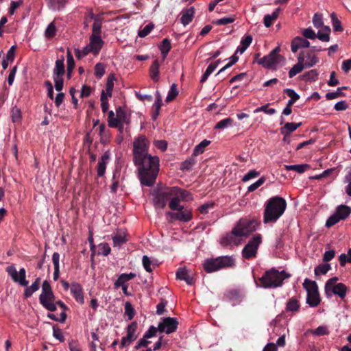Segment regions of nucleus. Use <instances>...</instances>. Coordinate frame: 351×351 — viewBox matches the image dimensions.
I'll use <instances>...</instances> for the list:
<instances>
[{
	"label": "nucleus",
	"instance_id": "f257e3e1",
	"mask_svg": "<svg viewBox=\"0 0 351 351\" xmlns=\"http://www.w3.org/2000/svg\"><path fill=\"white\" fill-rule=\"evenodd\" d=\"M134 162L137 167L141 183L147 186H153L159 172V158L150 154L134 160Z\"/></svg>",
	"mask_w": 351,
	"mask_h": 351
},
{
	"label": "nucleus",
	"instance_id": "f03ea898",
	"mask_svg": "<svg viewBox=\"0 0 351 351\" xmlns=\"http://www.w3.org/2000/svg\"><path fill=\"white\" fill-rule=\"evenodd\" d=\"M258 223L254 220L240 219L232 231L226 233L220 239V244L223 247L237 246L241 243V237H248L256 230Z\"/></svg>",
	"mask_w": 351,
	"mask_h": 351
},
{
	"label": "nucleus",
	"instance_id": "7ed1b4c3",
	"mask_svg": "<svg viewBox=\"0 0 351 351\" xmlns=\"http://www.w3.org/2000/svg\"><path fill=\"white\" fill-rule=\"evenodd\" d=\"M287 208L286 200L278 196L269 199L263 214V223H275L285 213Z\"/></svg>",
	"mask_w": 351,
	"mask_h": 351
},
{
	"label": "nucleus",
	"instance_id": "20e7f679",
	"mask_svg": "<svg viewBox=\"0 0 351 351\" xmlns=\"http://www.w3.org/2000/svg\"><path fill=\"white\" fill-rule=\"evenodd\" d=\"M6 271L14 282H18L20 285L26 287L24 291V296L26 298H29L35 291L38 290L40 278H36L31 286L27 287L28 281L26 280V271L24 268L20 269L18 272L14 265H10L6 268Z\"/></svg>",
	"mask_w": 351,
	"mask_h": 351
},
{
	"label": "nucleus",
	"instance_id": "39448f33",
	"mask_svg": "<svg viewBox=\"0 0 351 351\" xmlns=\"http://www.w3.org/2000/svg\"><path fill=\"white\" fill-rule=\"evenodd\" d=\"M290 275L285 271H278L271 268L265 272L264 275L259 278L261 285L265 289H274L280 287L283 281L289 278Z\"/></svg>",
	"mask_w": 351,
	"mask_h": 351
},
{
	"label": "nucleus",
	"instance_id": "423d86ee",
	"mask_svg": "<svg viewBox=\"0 0 351 351\" xmlns=\"http://www.w3.org/2000/svg\"><path fill=\"white\" fill-rule=\"evenodd\" d=\"M234 266L235 258L233 256H221L216 258H208L202 263L203 269L207 273H213Z\"/></svg>",
	"mask_w": 351,
	"mask_h": 351
},
{
	"label": "nucleus",
	"instance_id": "0eeeda50",
	"mask_svg": "<svg viewBox=\"0 0 351 351\" xmlns=\"http://www.w3.org/2000/svg\"><path fill=\"white\" fill-rule=\"evenodd\" d=\"M103 45L104 40L101 39V36L90 35L89 38V43L82 49H75V55L78 59L84 58L90 53L97 56L99 54Z\"/></svg>",
	"mask_w": 351,
	"mask_h": 351
},
{
	"label": "nucleus",
	"instance_id": "6e6552de",
	"mask_svg": "<svg viewBox=\"0 0 351 351\" xmlns=\"http://www.w3.org/2000/svg\"><path fill=\"white\" fill-rule=\"evenodd\" d=\"M280 51V47H276L268 55L265 56L263 58L258 59L260 54L257 53L255 56V58L257 63L261 64L263 67L276 69L284 60L282 56L279 54Z\"/></svg>",
	"mask_w": 351,
	"mask_h": 351
},
{
	"label": "nucleus",
	"instance_id": "1a4fd4ad",
	"mask_svg": "<svg viewBox=\"0 0 351 351\" xmlns=\"http://www.w3.org/2000/svg\"><path fill=\"white\" fill-rule=\"evenodd\" d=\"M337 277H333L328 280L325 284V293L328 297H330L331 293H333L343 300L346 295L348 288L343 283H337Z\"/></svg>",
	"mask_w": 351,
	"mask_h": 351
},
{
	"label": "nucleus",
	"instance_id": "9d476101",
	"mask_svg": "<svg viewBox=\"0 0 351 351\" xmlns=\"http://www.w3.org/2000/svg\"><path fill=\"white\" fill-rule=\"evenodd\" d=\"M149 142L145 136L141 135L133 143L134 160L150 155L148 153Z\"/></svg>",
	"mask_w": 351,
	"mask_h": 351
},
{
	"label": "nucleus",
	"instance_id": "9b49d317",
	"mask_svg": "<svg viewBox=\"0 0 351 351\" xmlns=\"http://www.w3.org/2000/svg\"><path fill=\"white\" fill-rule=\"evenodd\" d=\"M262 243V237L256 234L247 242L242 250V256L245 259H252L256 256L258 249Z\"/></svg>",
	"mask_w": 351,
	"mask_h": 351
},
{
	"label": "nucleus",
	"instance_id": "f8f14e48",
	"mask_svg": "<svg viewBox=\"0 0 351 351\" xmlns=\"http://www.w3.org/2000/svg\"><path fill=\"white\" fill-rule=\"evenodd\" d=\"M172 196V192L170 188H167L163 191H156L153 193V203L157 208H164L167 205L168 200Z\"/></svg>",
	"mask_w": 351,
	"mask_h": 351
},
{
	"label": "nucleus",
	"instance_id": "ddd939ff",
	"mask_svg": "<svg viewBox=\"0 0 351 351\" xmlns=\"http://www.w3.org/2000/svg\"><path fill=\"white\" fill-rule=\"evenodd\" d=\"M178 326V320L175 317H164L161 319L158 324V329L160 332L170 334L175 332Z\"/></svg>",
	"mask_w": 351,
	"mask_h": 351
},
{
	"label": "nucleus",
	"instance_id": "4468645a",
	"mask_svg": "<svg viewBox=\"0 0 351 351\" xmlns=\"http://www.w3.org/2000/svg\"><path fill=\"white\" fill-rule=\"evenodd\" d=\"M137 329V323L132 322L127 328V335L121 339L120 347L123 348L130 346L137 338L136 331Z\"/></svg>",
	"mask_w": 351,
	"mask_h": 351
},
{
	"label": "nucleus",
	"instance_id": "2eb2a0df",
	"mask_svg": "<svg viewBox=\"0 0 351 351\" xmlns=\"http://www.w3.org/2000/svg\"><path fill=\"white\" fill-rule=\"evenodd\" d=\"M90 20H93V25L92 29L91 35L101 36L102 20L98 16L95 15L93 12H90L89 14L85 19V23L90 22ZM87 25V24H86Z\"/></svg>",
	"mask_w": 351,
	"mask_h": 351
},
{
	"label": "nucleus",
	"instance_id": "dca6fc26",
	"mask_svg": "<svg viewBox=\"0 0 351 351\" xmlns=\"http://www.w3.org/2000/svg\"><path fill=\"white\" fill-rule=\"evenodd\" d=\"M117 115V128H123V125L130 123V114L125 110L122 107L116 109Z\"/></svg>",
	"mask_w": 351,
	"mask_h": 351
},
{
	"label": "nucleus",
	"instance_id": "f3484780",
	"mask_svg": "<svg viewBox=\"0 0 351 351\" xmlns=\"http://www.w3.org/2000/svg\"><path fill=\"white\" fill-rule=\"evenodd\" d=\"M39 301L40 303L48 311H55L56 310L54 295H40Z\"/></svg>",
	"mask_w": 351,
	"mask_h": 351
},
{
	"label": "nucleus",
	"instance_id": "a211bd4d",
	"mask_svg": "<svg viewBox=\"0 0 351 351\" xmlns=\"http://www.w3.org/2000/svg\"><path fill=\"white\" fill-rule=\"evenodd\" d=\"M170 191L172 192V195L179 197V199L183 202H189L193 199L189 191L178 186L170 187Z\"/></svg>",
	"mask_w": 351,
	"mask_h": 351
},
{
	"label": "nucleus",
	"instance_id": "6ab92c4d",
	"mask_svg": "<svg viewBox=\"0 0 351 351\" xmlns=\"http://www.w3.org/2000/svg\"><path fill=\"white\" fill-rule=\"evenodd\" d=\"M71 293L77 302L80 304H84V292L81 285L77 282H73L71 285Z\"/></svg>",
	"mask_w": 351,
	"mask_h": 351
},
{
	"label": "nucleus",
	"instance_id": "aec40b11",
	"mask_svg": "<svg viewBox=\"0 0 351 351\" xmlns=\"http://www.w3.org/2000/svg\"><path fill=\"white\" fill-rule=\"evenodd\" d=\"M110 160V153L109 152H106L101 158L99 160L97 168V173L99 177H102L106 169V165L109 162Z\"/></svg>",
	"mask_w": 351,
	"mask_h": 351
},
{
	"label": "nucleus",
	"instance_id": "412c9836",
	"mask_svg": "<svg viewBox=\"0 0 351 351\" xmlns=\"http://www.w3.org/2000/svg\"><path fill=\"white\" fill-rule=\"evenodd\" d=\"M310 47V43L306 39L298 36L295 37L291 42V51L295 53L300 48H308Z\"/></svg>",
	"mask_w": 351,
	"mask_h": 351
},
{
	"label": "nucleus",
	"instance_id": "4be33fe9",
	"mask_svg": "<svg viewBox=\"0 0 351 351\" xmlns=\"http://www.w3.org/2000/svg\"><path fill=\"white\" fill-rule=\"evenodd\" d=\"M64 58L62 56L60 59L56 61L55 67L53 70V77H63L65 73Z\"/></svg>",
	"mask_w": 351,
	"mask_h": 351
},
{
	"label": "nucleus",
	"instance_id": "5701e85b",
	"mask_svg": "<svg viewBox=\"0 0 351 351\" xmlns=\"http://www.w3.org/2000/svg\"><path fill=\"white\" fill-rule=\"evenodd\" d=\"M127 233L124 230H119L112 237L114 247H120L128 241Z\"/></svg>",
	"mask_w": 351,
	"mask_h": 351
},
{
	"label": "nucleus",
	"instance_id": "b1692460",
	"mask_svg": "<svg viewBox=\"0 0 351 351\" xmlns=\"http://www.w3.org/2000/svg\"><path fill=\"white\" fill-rule=\"evenodd\" d=\"M195 9L193 7H191L188 9L184 10L182 12V16L180 18L181 23L184 25L189 24L194 16Z\"/></svg>",
	"mask_w": 351,
	"mask_h": 351
},
{
	"label": "nucleus",
	"instance_id": "393cba45",
	"mask_svg": "<svg viewBox=\"0 0 351 351\" xmlns=\"http://www.w3.org/2000/svg\"><path fill=\"white\" fill-rule=\"evenodd\" d=\"M135 276L136 274L134 273L121 274L114 284V287L117 289L120 287L128 285L126 282L133 279Z\"/></svg>",
	"mask_w": 351,
	"mask_h": 351
},
{
	"label": "nucleus",
	"instance_id": "a878e982",
	"mask_svg": "<svg viewBox=\"0 0 351 351\" xmlns=\"http://www.w3.org/2000/svg\"><path fill=\"white\" fill-rule=\"evenodd\" d=\"M177 278L184 280L187 285L194 284V279L189 275L188 271L185 268H179L176 272Z\"/></svg>",
	"mask_w": 351,
	"mask_h": 351
},
{
	"label": "nucleus",
	"instance_id": "bb28decb",
	"mask_svg": "<svg viewBox=\"0 0 351 351\" xmlns=\"http://www.w3.org/2000/svg\"><path fill=\"white\" fill-rule=\"evenodd\" d=\"M302 125V123H287L285 124V125L281 128L280 129V133L285 136V138L287 136H289V134L292 132H294L296 130L300 125Z\"/></svg>",
	"mask_w": 351,
	"mask_h": 351
},
{
	"label": "nucleus",
	"instance_id": "cd10ccee",
	"mask_svg": "<svg viewBox=\"0 0 351 351\" xmlns=\"http://www.w3.org/2000/svg\"><path fill=\"white\" fill-rule=\"evenodd\" d=\"M306 303L311 307H316L320 303V298L318 291L307 293Z\"/></svg>",
	"mask_w": 351,
	"mask_h": 351
},
{
	"label": "nucleus",
	"instance_id": "c85d7f7f",
	"mask_svg": "<svg viewBox=\"0 0 351 351\" xmlns=\"http://www.w3.org/2000/svg\"><path fill=\"white\" fill-rule=\"evenodd\" d=\"M300 304L299 300L296 298H290L286 304V311L288 312L295 313L300 309Z\"/></svg>",
	"mask_w": 351,
	"mask_h": 351
},
{
	"label": "nucleus",
	"instance_id": "c756f323",
	"mask_svg": "<svg viewBox=\"0 0 351 351\" xmlns=\"http://www.w3.org/2000/svg\"><path fill=\"white\" fill-rule=\"evenodd\" d=\"M335 213L340 219L343 220L350 215L351 208L346 205H340L337 208Z\"/></svg>",
	"mask_w": 351,
	"mask_h": 351
},
{
	"label": "nucleus",
	"instance_id": "7c9ffc66",
	"mask_svg": "<svg viewBox=\"0 0 351 351\" xmlns=\"http://www.w3.org/2000/svg\"><path fill=\"white\" fill-rule=\"evenodd\" d=\"M178 220L182 222H188L192 219V213L190 210L184 209L177 210Z\"/></svg>",
	"mask_w": 351,
	"mask_h": 351
},
{
	"label": "nucleus",
	"instance_id": "2f4dec72",
	"mask_svg": "<svg viewBox=\"0 0 351 351\" xmlns=\"http://www.w3.org/2000/svg\"><path fill=\"white\" fill-rule=\"evenodd\" d=\"M306 60L304 64L306 68H309V67L313 66L319 61L318 58L316 56V55L315 54V53L313 50H310L306 53Z\"/></svg>",
	"mask_w": 351,
	"mask_h": 351
},
{
	"label": "nucleus",
	"instance_id": "473e14b6",
	"mask_svg": "<svg viewBox=\"0 0 351 351\" xmlns=\"http://www.w3.org/2000/svg\"><path fill=\"white\" fill-rule=\"evenodd\" d=\"M162 106V97L158 91L156 92V100L153 104V108H154V112L152 115L153 119H156L160 113V110Z\"/></svg>",
	"mask_w": 351,
	"mask_h": 351
},
{
	"label": "nucleus",
	"instance_id": "72a5a7b5",
	"mask_svg": "<svg viewBox=\"0 0 351 351\" xmlns=\"http://www.w3.org/2000/svg\"><path fill=\"white\" fill-rule=\"evenodd\" d=\"M280 9L279 8H276L271 14H266L264 16V25L266 27H269L273 22L277 19Z\"/></svg>",
	"mask_w": 351,
	"mask_h": 351
},
{
	"label": "nucleus",
	"instance_id": "f704fd0d",
	"mask_svg": "<svg viewBox=\"0 0 351 351\" xmlns=\"http://www.w3.org/2000/svg\"><path fill=\"white\" fill-rule=\"evenodd\" d=\"M159 67L160 64L158 60H155L150 66V77L154 82H157L159 79Z\"/></svg>",
	"mask_w": 351,
	"mask_h": 351
},
{
	"label": "nucleus",
	"instance_id": "c9c22d12",
	"mask_svg": "<svg viewBox=\"0 0 351 351\" xmlns=\"http://www.w3.org/2000/svg\"><path fill=\"white\" fill-rule=\"evenodd\" d=\"M46 1L49 8L53 10L62 9L66 3V0H46Z\"/></svg>",
	"mask_w": 351,
	"mask_h": 351
},
{
	"label": "nucleus",
	"instance_id": "e433bc0d",
	"mask_svg": "<svg viewBox=\"0 0 351 351\" xmlns=\"http://www.w3.org/2000/svg\"><path fill=\"white\" fill-rule=\"evenodd\" d=\"M285 168L287 171H295L297 173H302L309 168V165L307 164L291 165H285Z\"/></svg>",
	"mask_w": 351,
	"mask_h": 351
},
{
	"label": "nucleus",
	"instance_id": "4c0bfd02",
	"mask_svg": "<svg viewBox=\"0 0 351 351\" xmlns=\"http://www.w3.org/2000/svg\"><path fill=\"white\" fill-rule=\"evenodd\" d=\"M210 144V141L206 139L201 141L198 145H197L194 149L193 155L197 156L199 154H202L204 152L205 148Z\"/></svg>",
	"mask_w": 351,
	"mask_h": 351
},
{
	"label": "nucleus",
	"instance_id": "58836bf2",
	"mask_svg": "<svg viewBox=\"0 0 351 351\" xmlns=\"http://www.w3.org/2000/svg\"><path fill=\"white\" fill-rule=\"evenodd\" d=\"M171 49V45L170 40L168 38L163 39L161 45L160 46V50L162 56L163 60H165Z\"/></svg>",
	"mask_w": 351,
	"mask_h": 351
},
{
	"label": "nucleus",
	"instance_id": "ea45409f",
	"mask_svg": "<svg viewBox=\"0 0 351 351\" xmlns=\"http://www.w3.org/2000/svg\"><path fill=\"white\" fill-rule=\"evenodd\" d=\"M142 263L144 269L147 272H152L156 264L152 261L147 255H144L142 258Z\"/></svg>",
	"mask_w": 351,
	"mask_h": 351
},
{
	"label": "nucleus",
	"instance_id": "a19ab883",
	"mask_svg": "<svg viewBox=\"0 0 351 351\" xmlns=\"http://www.w3.org/2000/svg\"><path fill=\"white\" fill-rule=\"evenodd\" d=\"M180 201L181 200L179 199V197L172 195L169 203V208L172 210H182L184 208V206L180 204Z\"/></svg>",
	"mask_w": 351,
	"mask_h": 351
},
{
	"label": "nucleus",
	"instance_id": "79ce46f5",
	"mask_svg": "<svg viewBox=\"0 0 351 351\" xmlns=\"http://www.w3.org/2000/svg\"><path fill=\"white\" fill-rule=\"evenodd\" d=\"M303 287L306 289L307 293L318 291L317 285L315 281L306 278L303 283Z\"/></svg>",
	"mask_w": 351,
	"mask_h": 351
},
{
	"label": "nucleus",
	"instance_id": "37998d69",
	"mask_svg": "<svg viewBox=\"0 0 351 351\" xmlns=\"http://www.w3.org/2000/svg\"><path fill=\"white\" fill-rule=\"evenodd\" d=\"M56 20L50 23L45 31V36L47 39L53 38L57 32V29L55 25Z\"/></svg>",
	"mask_w": 351,
	"mask_h": 351
},
{
	"label": "nucleus",
	"instance_id": "c03bdc74",
	"mask_svg": "<svg viewBox=\"0 0 351 351\" xmlns=\"http://www.w3.org/2000/svg\"><path fill=\"white\" fill-rule=\"evenodd\" d=\"M114 75L111 74L108 77L106 86V94L109 97H112V93L114 87V82L115 81Z\"/></svg>",
	"mask_w": 351,
	"mask_h": 351
},
{
	"label": "nucleus",
	"instance_id": "a18cd8bd",
	"mask_svg": "<svg viewBox=\"0 0 351 351\" xmlns=\"http://www.w3.org/2000/svg\"><path fill=\"white\" fill-rule=\"evenodd\" d=\"M343 89H346V86L339 87L335 92H329L326 94V98L328 100H332L339 97L344 96V93L342 92Z\"/></svg>",
	"mask_w": 351,
	"mask_h": 351
},
{
	"label": "nucleus",
	"instance_id": "49530a36",
	"mask_svg": "<svg viewBox=\"0 0 351 351\" xmlns=\"http://www.w3.org/2000/svg\"><path fill=\"white\" fill-rule=\"evenodd\" d=\"M330 269V265L328 263L320 264L315 268V276L326 274Z\"/></svg>",
	"mask_w": 351,
	"mask_h": 351
},
{
	"label": "nucleus",
	"instance_id": "de8ad7c7",
	"mask_svg": "<svg viewBox=\"0 0 351 351\" xmlns=\"http://www.w3.org/2000/svg\"><path fill=\"white\" fill-rule=\"evenodd\" d=\"M178 95V90L176 84H173L168 92V95L166 97V101L170 102L173 101Z\"/></svg>",
	"mask_w": 351,
	"mask_h": 351
},
{
	"label": "nucleus",
	"instance_id": "09e8293b",
	"mask_svg": "<svg viewBox=\"0 0 351 351\" xmlns=\"http://www.w3.org/2000/svg\"><path fill=\"white\" fill-rule=\"evenodd\" d=\"M332 19V24L333 27V30L335 32H342L343 30V27L341 25V21L337 19L336 14L333 12L330 15Z\"/></svg>",
	"mask_w": 351,
	"mask_h": 351
},
{
	"label": "nucleus",
	"instance_id": "8fccbe9b",
	"mask_svg": "<svg viewBox=\"0 0 351 351\" xmlns=\"http://www.w3.org/2000/svg\"><path fill=\"white\" fill-rule=\"evenodd\" d=\"M305 64H295L289 71V77H293L297 74L300 73L305 68Z\"/></svg>",
	"mask_w": 351,
	"mask_h": 351
},
{
	"label": "nucleus",
	"instance_id": "3c124183",
	"mask_svg": "<svg viewBox=\"0 0 351 351\" xmlns=\"http://www.w3.org/2000/svg\"><path fill=\"white\" fill-rule=\"evenodd\" d=\"M233 122V120L228 117L226 119H224L220 121H219L215 126V129L217 130H221L227 128L228 127L230 126Z\"/></svg>",
	"mask_w": 351,
	"mask_h": 351
},
{
	"label": "nucleus",
	"instance_id": "603ef678",
	"mask_svg": "<svg viewBox=\"0 0 351 351\" xmlns=\"http://www.w3.org/2000/svg\"><path fill=\"white\" fill-rule=\"evenodd\" d=\"M195 164V160L193 158H189L181 163L180 169L182 171L191 170Z\"/></svg>",
	"mask_w": 351,
	"mask_h": 351
},
{
	"label": "nucleus",
	"instance_id": "864d4df0",
	"mask_svg": "<svg viewBox=\"0 0 351 351\" xmlns=\"http://www.w3.org/2000/svg\"><path fill=\"white\" fill-rule=\"evenodd\" d=\"M339 260L341 267H344L347 263H351V248L348 250V254H341Z\"/></svg>",
	"mask_w": 351,
	"mask_h": 351
},
{
	"label": "nucleus",
	"instance_id": "5fc2aeb1",
	"mask_svg": "<svg viewBox=\"0 0 351 351\" xmlns=\"http://www.w3.org/2000/svg\"><path fill=\"white\" fill-rule=\"evenodd\" d=\"M269 104H267L265 105H263L262 106L258 107L254 110V113H258L259 112H263L267 114H274L276 113V110L274 108H269Z\"/></svg>",
	"mask_w": 351,
	"mask_h": 351
},
{
	"label": "nucleus",
	"instance_id": "6e6d98bb",
	"mask_svg": "<svg viewBox=\"0 0 351 351\" xmlns=\"http://www.w3.org/2000/svg\"><path fill=\"white\" fill-rule=\"evenodd\" d=\"M317 77L318 73L315 69L307 71L302 75L303 80L309 81H315L317 80Z\"/></svg>",
	"mask_w": 351,
	"mask_h": 351
},
{
	"label": "nucleus",
	"instance_id": "4d7b16f0",
	"mask_svg": "<svg viewBox=\"0 0 351 351\" xmlns=\"http://www.w3.org/2000/svg\"><path fill=\"white\" fill-rule=\"evenodd\" d=\"M154 25L152 23L147 24L142 29L138 31V35L141 38L147 36L154 29Z\"/></svg>",
	"mask_w": 351,
	"mask_h": 351
},
{
	"label": "nucleus",
	"instance_id": "13d9d810",
	"mask_svg": "<svg viewBox=\"0 0 351 351\" xmlns=\"http://www.w3.org/2000/svg\"><path fill=\"white\" fill-rule=\"evenodd\" d=\"M311 333L315 336H323L328 335L329 330L326 326H319L316 329L312 330Z\"/></svg>",
	"mask_w": 351,
	"mask_h": 351
},
{
	"label": "nucleus",
	"instance_id": "bf43d9fd",
	"mask_svg": "<svg viewBox=\"0 0 351 351\" xmlns=\"http://www.w3.org/2000/svg\"><path fill=\"white\" fill-rule=\"evenodd\" d=\"M108 97H109L103 90L101 94V107L104 113L106 112L109 108Z\"/></svg>",
	"mask_w": 351,
	"mask_h": 351
},
{
	"label": "nucleus",
	"instance_id": "052dcab7",
	"mask_svg": "<svg viewBox=\"0 0 351 351\" xmlns=\"http://www.w3.org/2000/svg\"><path fill=\"white\" fill-rule=\"evenodd\" d=\"M344 182L347 183V185L345 187L346 193L348 195L351 196V169L345 176Z\"/></svg>",
	"mask_w": 351,
	"mask_h": 351
},
{
	"label": "nucleus",
	"instance_id": "680f3d73",
	"mask_svg": "<svg viewBox=\"0 0 351 351\" xmlns=\"http://www.w3.org/2000/svg\"><path fill=\"white\" fill-rule=\"evenodd\" d=\"M313 23L315 28H320L323 27V17L322 14L319 13H315L313 18Z\"/></svg>",
	"mask_w": 351,
	"mask_h": 351
},
{
	"label": "nucleus",
	"instance_id": "e2e57ef3",
	"mask_svg": "<svg viewBox=\"0 0 351 351\" xmlns=\"http://www.w3.org/2000/svg\"><path fill=\"white\" fill-rule=\"evenodd\" d=\"M125 315L128 316V319H132L135 314L134 309L132 305V304L129 302H125Z\"/></svg>",
	"mask_w": 351,
	"mask_h": 351
},
{
	"label": "nucleus",
	"instance_id": "0e129e2a",
	"mask_svg": "<svg viewBox=\"0 0 351 351\" xmlns=\"http://www.w3.org/2000/svg\"><path fill=\"white\" fill-rule=\"evenodd\" d=\"M235 19L232 16H226L219 19H217L215 21H213V23L217 25H225L229 23H232L234 21Z\"/></svg>",
	"mask_w": 351,
	"mask_h": 351
},
{
	"label": "nucleus",
	"instance_id": "69168bd1",
	"mask_svg": "<svg viewBox=\"0 0 351 351\" xmlns=\"http://www.w3.org/2000/svg\"><path fill=\"white\" fill-rule=\"evenodd\" d=\"M342 220L340 219L339 216H337L335 213H334L326 221V226L327 228H330L332 226L337 223L339 221Z\"/></svg>",
	"mask_w": 351,
	"mask_h": 351
},
{
	"label": "nucleus",
	"instance_id": "338daca9",
	"mask_svg": "<svg viewBox=\"0 0 351 351\" xmlns=\"http://www.w3.org/2000/svg\"><path fill=\"white\" fill-rule=\"evenodd\" d=\"M11 117L13 122H19L21 119V112L17 107H13L11 110Z\"/></svg>",
	"mask_w": 351,
	"mask_h": 351
},
{
	"label": "nucleus",
	"instance_id": "774afa93",
	"mask_svg": "<svg viewBox=\"0 0 351 351\" xmlns=\"http://www.w3.org/2000/svg\"><path fill=\"white\" fill-rule=\"evenodd\" d=\"M105 74V66L102 63H97L95 66V75L97 77L101 78Z\"/></svg>",
	"mask_w": 351,
	"mask_h": 351
}]
</instances>
